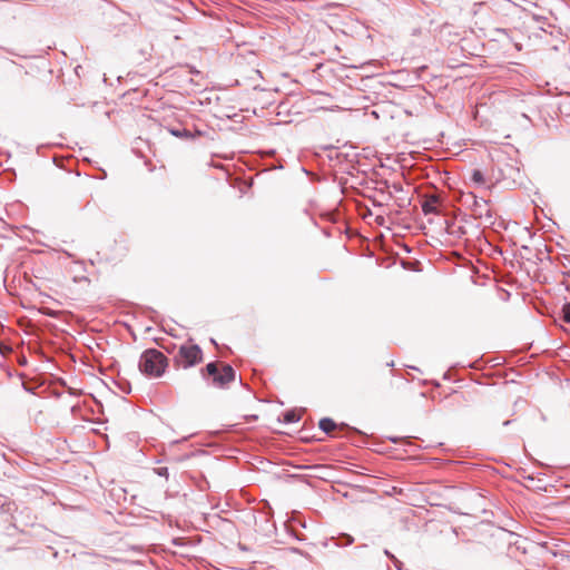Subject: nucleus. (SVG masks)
<instances>
[{"label": "nucleus", "instance_id": "1", "mask_svg": "<svg viewBox=\"0 0 570 570\" xmlns=\"http://www.w3.org/2000/svg\"><path fill=\"white\" fill-rule=\"evenodd\" d=\"M167 366V357L158 350H146L139 360L141 373L150 376H161Z\"/></svg>", "mask_w": 570, "mask_h": 570}, {"label": "nucleus", "instance_id": "8", "mask_svg": "<svg viewBox=\"0 0 570 570\" xmlns=\"http://www.w3.org/2000/svg\"><path fill=\"white\" fill-rule=\"evenodd\" d=\"M336 547H347L354 542V538L350 534L342 533L337 538L332 539Z\"/></svg>", "mask_w": 570, "mask_h": 570}, {"label": "nucleus", "instance_id": "7", "mask_svg": "<svg viewBox=\"0 0 570 570\" xmlns=\"http://www.w3.org/2000/svg\"><path fill=\"white\" fill-rule=\"evenodd\" d=\"M320 429L326 433L330 434L336 429V423L330 419V417H323L318 423Z\"/></svg>", "mask_w": 570, "mask_h": 570}, {"label": "nucleus", "instance_id": "3", "mask_svg": "<svg viewBox=\"0 0 570 570\" xmlns=\"http://www.w3.org/2000/svg\"><path fill=\"white\" fill-rule=\"evenodd\" d=\"M175 358L184 368L191 367L202 361L203 351L197 344H185L179 347Z\"/></svg>", "mask_w": 570, "mask_h": 570}, {"label": "nucleus", "instance_id": "14", "mask_svg": "<svg viewBox=\"0 0 570 570\" xmlns=\"http://www.w3.org/2000/svg\"><path fill=\"white\" fill-rule=\"evenodd\" d=\"M563 321L570 323V303H567L562 307Z\"/></svg>", "mask_w": 570, "mask_h": 570}, {"label": "nucleus", "instance_id": "16", "mask_svg": "<svg viewBox=\"0 0 570 570\" xmlns=\"http://www.w3.org/2000/svg\"><path fill=\"white\" fill-rule=\"evenodd\" d=\"M156 473L160 476H167L168 475V469L167 468H158L156 470Z\"/></svg>", "mask_w": 570, "mask_h": 570}, {"label": "nucleus", "instance_id": "6", "mask_svg": "<svg viewBox=\"0 0 570 570\" xmlns=\"http://www.w3.org/2000/svg\"><path fill=\"white\" fill-rule=\"evenodd\" d=\"M168 131L178 138H186V139H194L196 136H200V131H196V134H193L190 130L186 128H168Z\"/></svg>", "mask_w": 570, "mask_h": 570}, {"label": "nucleus", "instance_id": "18", "mask_svg": "<svg viewBox=\"0 0 570 570\" xmlns=\"http://www.w3.org/2000/svg\"><path fill=\"white\" fill-rule=\"evenodd\" d=\"M392 442L396 443L397 442V439L396 438H392L391 439Z\"/></svg>", "mask_w": 570, "mask_h": 570}, {"label": "nucleus", "instance_id": "17", "mask_svg": "<svg viewBox=\"0 0 570 570\" xmlns=\"http://www.w3.org/2000/svg\"><path fill=\"white\" fill-rule=\"evenodd\" d=\"M393 189H394L395 191H400V190L402 189V187H401V185H399V184H393Z\"/></svg>", "mask_w": 570, "mask_h": 570}, {"label": "nucleus", "instance_id": "9", "mask_svg": "<svg viewBox=\"0 0 570 570\" xmlns=\"http://www.w3.org/2000/svg\"><path fill=\"white\" fill-rule=\"evenodd\" d=\"M14 503L9 501L6 497L0 494V513L1 514H10Z\"/></svg>", "mask_w": 570, "mask_h": 570}, {"label": "nucleus", "instance_id": "15", "mask_svg": "<svg viewBox=\"0 0 570 570\" xmlns=\"http://www.w3.org/2000/svg\"><path fill=\"white\" fill-rule=\"evenodd\" d=\"M9 352H11V347H9L0 342V354L4 355Z\"/></svg>", "mask_w": 570, "mask_h": 570}, {"label": "nucleus", "instance_id": "4", "mask_svg": "<svg viewBox=\"0 0 570 570\" xmlns=\"http://www.w3.org/2000/svg\"><path fill=\"white\" fill-rule=\"evenodd\" d=\"M469 198L472 199L471 210L475 218L484 219L488 223H492V213L489 208V204L485 199L479 198L472 193L469 195Z\"/></svg>", "mask_w": 570, "mask_h": 570}, {"label": "nucleus", "instance_id": "10", "mask_svg": "<svg viewBox=\"0 0 570 570\" xmlns=\"http://www.w3.org/2000/svg\"><path fill=\"white\" fill-rule=\"evenodd\" d=\"M470 179L476 186H482L485 183L484 175L480 169H473Z\"/></svg>", "mask_w": 570, "mask_h": 570}, {"label": "nucleus", "instance_id": "5", "mask_svg": "<svg viewBox=\"0 0 570 570\" xmlns=\"http://www.w3.org/2000/svg\"><path fill=\"white\" fill-rule=\"evenodd\" d=\"M439 203V197L435 195L429 196L422 204V210L425 215L436 214V204Z\"/></svg>", "mask_w": 570, "mask_h": 570}, {"label": "nucleus", "instance_id": "12", "mask_svg": "<svg viewBox=\"0 0 570 570\" xmlns=\"http://www.w3.org/2000/svg\"><path fill=\"white\" fill-rule=\"evenodd\" d=\"M301 420V415L298 413H296L294 410L292 411H287L285 414H284V421L286 423H296Z\"/></svg>", "mask_w": 570, "mask_h": 570}, {"label": "nucleus", "instance_id": "2", "mask_svg": "<svg viewBox=\"0 0 570 570\" xmlns=\"http://www.w3.org/2000/svg\"><path fill=\"white\" fill-rule=\"evenodd\" d=\"M205 373L212 377L213 384L217 387H225L235 380V370L229 364H223L219 370L217 362H210L205 366Z\"/></svg>", "mask_w": 570, "mask_h": 570}, {"label": "nucleus", "instance_id": "11", "mask_svg": "<svg viewBox=\"0 0 570 570\" xmlns=\"http://www.w3.org/2000/svg\"><path fill=\"white\" fill-rule=\"evenodd\" d=\"M448 233L451 235H455L458 237L465 234V229L462 226H456L455 224L448 225Z\"/></svg>", "mask_w": 570, "mask_h": 570}, {"label": "nucleus", "instance_id": "13", "mask_svg": "<svg viewBox=\"0 0 570 570\" xmlns=\"http://www.w3.org/2000/svg\"><path fill=\"white\" fill-rule=\"evenodd\" d=\"M384 554L391 560V562H393L397 570H403V563L393 553L385 549Z\"/></svg>", "mask_w": 570, "mask_h": 570}]
</instances>
